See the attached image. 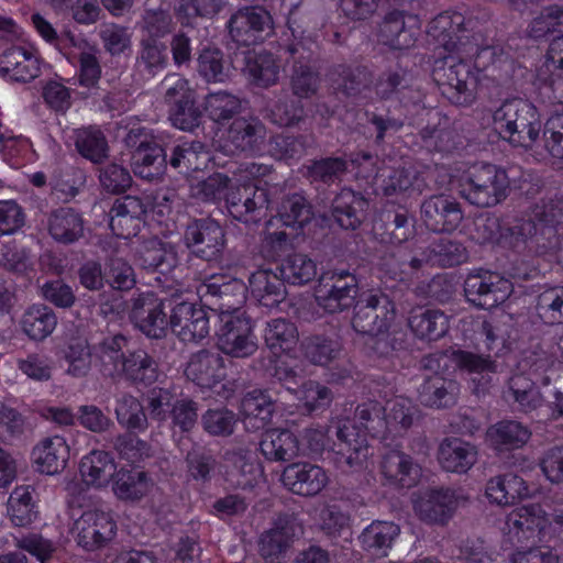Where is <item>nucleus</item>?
<instances>
[{"mask_svg": "<svg viewBox=\"0 0 563 563\" xmlns=\"http://www.w3.org/2000/svg\"><path fill=\"white\" fill-rule=\"evenodd\" d=\"M464 16L461 13L440 14L428 26V34L439 47L449 54H438L432 68V78L441 93L455 106H471L477 95L478 77L473 71L468 58L477 54H488L484 48L478 53L477 45L470 42L465 34Z\"/></svg>", "mask_w": 563, "mask_h": 563, "instance_id": "nucleus-1", "label": "nucleus"}, {"mask_svg": "<svg viewBox=\"0 0 563 563\" xmlns=\"http://www.w3.org/2000/svg\"><path fill=\"white\" fill-rule=\"evenodd\" d=\"M130 339L122 333L104 336L96 345L102 377L113 383L126 382L134 387H150L158 380L159 366L143 349L129 350Z\"/></svg>", "mask_w": 563, "mask_h": 563, "instance_id": "nucleus-2", "label": "nucleus"}, {"mask_svg": "<svg viewBox=\"0 0 563 563\" xmlns=\"http://www.w3.org/2000/svg\"><path fill=\"white\" fill-rule=\"evenodd\" d=\"M493 121L503 140L526 150L532 148L544 125L538 109L521 98L505 100L494 111Z\"/></svg>", "mask_w": 563, "mask_h": 563, "instance_id": "nucleus-3", "label": "nucleus"}, {"mask_svg": "<svg viewBox=\"0 0 563 563\" xmlns=\"http://www.w3.org/2000/svg\"><path fill=\"white\" fill-rule=\"evenodd\" d=\"M514 169L495 164L481 163L472 166L461 181V196L478 208H490L503 202L510 191Z\"/></svg>", "mask_w": 563, "mask_h": 563, "instance_id": "nucleus-4", "label": "nucleus"}, {"mask_svg": "<svg viewBox=\"0 0 563 563\" xmlns=\"http://www.w3.org/2000/svg\"><path fill=\"white\" fill-rule=\"evenodd\" d=\"M80 497L69 503L74 523L70 532L78 547L85 551L95 552L107 548L117 536V522L109 511L100 508H88L77 516L82 507Z\"/></svg>", "mask_w": 563, "mask_h": 563, "instance_id": "nucleus-5", "label": "nucleus"}, {"mask_svg": "<svg viewBox=\"0 0 563 563\" xmlns=\"http://www.w3.org/2000/svg\"><path fill=\"white\" fill-rule=\"evenodd\" d=\"M183 242L190 256L219 264L227 246L225 230L211 218L194 219L185 227Z\"/></svg>", "mask_w": 563, "mask_h": 563, "instance_id": "nucleus-6", "label": "nucleus"}, {"mask_svg": "<svg viewBox=\"0 0 563 563\" xmlns=\"http://www.w3.org/2000/svg\"><path fill=\"white\" fill-rule=\"evenodd\" d=\"M163 86L172 124L183 131L194 132L200 126L203 114L197 104L196 92L190 88L189 81L178 75H170L164 79Z\"/></svg>", "mask_w": 563, "mask_h": 563, "instance_id": "nucleus-7", "label": "nucleus"}, {"mask_svg": "<svg viewBox=\"0 0 563 563\" xmlns=\"http://www.w3.org/2000/svg\"><path fill=\"white\" fill-rule=\"evenodd\" d=\"M229 36L238 45L251 46L263 43L275 34L271 12L263 5H245L229 19Z\"/></svg>", "mask_w": 563, "mask_h": 563, "instance_id": "nucleus-8", "label": "nucleus"}, {"mask_svg": "<svg viewBox=\"0 0 563 563\" xmlns=\"http://www.w3.org/2000/svg\"><path fill=\"white\" fill-rule=\"evenodd\" d=\"M357 292L358 279L355 272L335 267L320 276L316 300L327 312L336 313L353 306Z\"/></svg>", "mask_w": 563, "mask_h": 563, "instance_id": "nucleus-9", "label": "nucleus"}, {"mask_svg": "<svg viewBox=\"0 0 563 563\" xmlns=\"http://www.w3.org/2000/svg\"><path fill=\"white\" fill-rule=\"evenodd\" d=\"M334 463L343 473L358 472L367 467L372 455L366 433L353 421L345 419L335 426Z\"/></svg>", "mask_w": 563, "mask_h": 563, "instance_id": "nucleus-10", "label": "nucleus"}, {"mask_svg": "<svg viewBox=\"0 0 563 563\" xmlns=\"http://www.w3.org/2000/svg\"><path fill=\"white\" fill-rule=\"evenodd\" d=\"M173 295L158 298L153 294H141L131 300L130 320L150 339L166 336L172 314Z\"/></svg>", "mask_w": 563, "mask_h": 563, "instance_id": "nucleus-11", "label": "nucleus"}, {"mask_svg": "<svg viewBox=\"0 0 563 563\" xmlns=\"http://www.w3.org/2000/svg\"><path fill=\"white\" fill-rule=\"evenodd\" d=\"M220 323L217 345L222 353L235 358H246L258 350L252 320L245 312L224 313L220 317Z\"/></svg>", "mask_w": 563, "mask_h": 563, "instance_id": "nucleus-12", "label": "nucleus"}, {"mask_svg": "<svg viewBox=\"0 0 563 563\" xmlns=\"http://www.w3.org/2000/svg\"><path fill=\"white\" fill-rule=\"evenodd\" d=\"M229 214L244 224H258L267 217L271 194L265 187L253 183L233 186L225 195Z\"/></svg>", "mask_w": 563, "mask_h": 563, "instance_id": "nucleus-13", "label": "nucleus"}, {"mask_svg": "<svg viewBox=\"0 0 563 563\" xmlns=\"http://www.w3.org/2000/svg\"><path fill=\"white\" fill-rule=\"evenodd\" d=\"M394 319L395 305L389 296L382 291L369 292L354 305L352 327L364 335L377 334L389 330Z\"/></svg>", "mask_w": 563, "mask_h": 563, "instance_id": "nucleus-14", "label": "nucleus"}, {"mask_svg": "<svg viewBox=\"0 0 563 563\" xmlns=\"http://www.w3.org/2000/svg\"><path fill=\"white\" fill-rule=\"evenodd\" d=\"M169 327L183 342H199L210 331V314L203 307H198L183 298L181 292L173 294Z\"/></svg>", "mask_w": 563, "mask_h": 563, "instance_id": "nucleus-15", "label": "nucleus"}, {"mask_svg": "<svg viewBox=\"0 0 563 563\" xmlns=\"http://www.w3.org/2000/svg\"><path fill=\"white\" fill-rule=\"evenodd\" d=\"M420 219L433 233H452L461 225L464 212L454 197L434 194L421 201Z\"/></svg>", "mask_w": 563, "mask_h": 563, "instance_id": "nucleus-16", "label": "nucleus"}, {"mask_svg": "<svg viewBox=\"0 0 563 563\" xmlns=\"http://www.w3.org/2000/svg\"><path fill=\"white\" fill-rule=\"evenodd\" d=\"M510 284L489 271H474L464 280L466 300L479 309H490L503 303L509 295Z\"/></svg>", "mask_w": 563, "mask_h": 563, "instance_id": "nucleus-17", "label": "nucleus"}, {"mask_svg": "<svg viewBox=\"0 0 563 563\" xmlns=\"http://www.w3.org/2000/svg\"><path fill=\"white\" fill-rule=\"evenodd\" d=\"M328 78L338 95L354 100L367 98L375 80L369 67L357 62L333 64L328 70Z\"/></svg>", "mask_w": 563, "mask_h": 563, "instance_id": "nucleus-18", "label": "nucleus"}, {"mask_svg": "<svg viewBox=\"0 0 563 563\" xmlns=\"http://www.w3.org/2000/svg\"><path fill=\"white\" fill-rule=\"evenodd\" d=\"M247 286L238 278H231L223 283L208 282L200 288L201 298L205 299L212 312H219V318L224 313L233 314L242 312Z\"/></svg>", "mask_w": 563, "mask_h": 563, "instance_id": "nucleus-19", "label": "nucleus"}, {"mask_svg": "<svg viewBox=\"0 0 563 563\" xmlns=\"http://www.w3.org/2000/svg\"><path fill=\"white\" fill-rule=\"evenodd\" d=\"M451 361L462 373L471 376L476 394H485L493 384V375L498 373V363L490 354L468 350H454Z\"/></svg>", "mask_w": 563, "mask_h": 563, "instance_id": "nucleus-20", "label": "nucleus"}, {"mask_svg": "<svg viewBox=\"0 0 563 563\" xmlns=\"http://www.w3.org/2000/svg\"><path fill=\"white\" fill-rule=\"evenodd\" d=\"M280 479L287 489L303 497L317 496L329 481L325 471L321 466L308 462L287 465Z\"/></svg>", "mask_w": 563, "mask_h": 563, "instance_id": "nucleus-21", "label": "nucleus"}, {"mask_svg": "<svg viewBox=\"0 0 563 563\" xmlns=\"http://www.w3.org/2000/svg\"><path fill=\"white\" fill-rule=\"evenodd\" d=\"M457 496L450 488H431L422 493L415 503V511L426 523L443 525L457 507Z\"/></svg>", "mask_w": 563, "mask_h": 563, "instance_id": "nucleus-22", "label": "nucleus"}, {"mask_svg": "<svg viewBox=\"0 0 563 563\" xmlns=\"http://www.w3.org/2000/svg\"><path fill=\"white\" fill-rule=\"evenodd\" d=\"M185 375L197 386L210 389L225 378L224 360L217 352L200 350L189 356Z\"/></svg>", "mask_w": 563, "mask_h": 563, "instance_id": "nucleus-23", "label": "nucleus"}, {"mask_svg": "<svg viewBox=\"0 0 563 563\" xmlns=\"http://www.w3.org/2000/svg\"><path fill=\"white\" fill-rule=\"evenodd\" d=\"M271 390L273 388L255 389L242 398L240 419L247 432H256L271 424L276 410V399L269 394Z\"/></svg>", "mask_w": 563, "mask_h": 563, "instance_id": "nucleus-24", "label": "nucleus"}, {"mask_svg": "<svg viewBox=\"0 0 563 563\" xmlns=\"http://www.w3.org/2000/svg\"><path fill=\"white\" fill-rule=\"evenodd\" d=\"M529 426L515 419H504L486 431L488 446L497 454H506L522 449L531 439Z\"/></svg>", "mask_w": 563, "mask_h": 563, "instance_id": "nucleus-25", "label": "nucleus"}, {"mask_svg": "<svg viewBox=\"0 0 563 563\" xmlns=\"http://www.w3.org/2000/svg\"><path fill=\"white\" fill-rule=\"evenodd\" d=\"M369 201L360 192L343 188L331 202V217L344 230H356L365 221Z\"/></svg>", "mask_w": 563, "mask_h": 563, "instance_id": "nucleus-26", "label": "nucleus"}, {"mask_svg": "<svg viewBox=\"0 0 563 563\" xmlns=\"http://www.w3.org/2000/svg\"><path fill=\"white\" fill-rule=\"evenodd\" d=\"M146 211L147 205L137 196L117 198L109 210V225L117 236L128 238L136 233Z\"/></svg>", "mask_w": 563, "mask_h": 563, "instance_id": "nucleus-27", "label": "nucleus"}, {"mask_svg": "<svg viewBox=\"0 0 563 563\" xmlns=\"http://www.w3.org/2000/svg\"><path fill=\"white\" fill-rule=\"evenodd\" d=\"M137 258L144 269L162 275L172 274L180 264L178 245L157 238L142 243Z\"/></svg>", "mask_w": 563, "mask_h": 563, "instance_id": "nucleus-28", "label": "nucleus"}, {"mask_svg": "<svg viewBox=\"0 0 563 563\" xmlns=\"http://www.w3.org/2000/svg\"><path fill=\"white\" fill-rule=\"evenodd\" d=\"M503 397L514 411L520 413L536 411L544 402L539 386L522 373L509 377Z\"/></svg>", "mask_w": 563, "mask_h": 563, "instance_id": "nucleus-29", "label": "nucleus"}, {"mask_svg": "<svg viewBox=\"0 0 563 563\" xmlns=\"http://www.w3.org/2000/svg\"><path fill=\"white\" fill-rule=\"evenodd\" d=\"M477 446L460 438H445L438 448V461L446 472L465 474L477 462Z\"/></svg>", "mask_w": 563, "mask_h": 563, "instance_id": "nucleus-30", "label": "nucleus"}, {"mask_svg": "<svg viewBox=\"0 0 563 563\" xmlns=\"http://www.w3.org/2000/svg\"><path fill=\"white\" fill-rule=\"evenodd\" d=\"M46 229L51 238L63 245L78 242L85 232L81 214L70 207H59L46 216Z\"/></svg>", "mask_w": 563, "mask_h": 563, "instance_id": "nucleus-31", "label": "nucleus"}, {"mask_svg": "<svg viewBox=\"0 0 563 563\" xmlns=\"http://www.w3.org/2000/svg\"><path fill=\"white\" fill-rule=\"evenodd\" d=\"M537 230L530 240L528 256L542 257L545 261H560L563 250V240L553 224V218L544 210L537 212Z\"/></svg>", "mask_w": 563, "mask_h": 563, "instance_id": "nucleus-32", "label": "nucleus"}, {"mask_svg": "<svg viewBox=\"0 0 563 563\" xmlns=\"http://www.w3.org/2000/svg\"><path fill=\"white\" fill-rule=\"evenodd\" d=\"M459 393L457 382L433 374L426 377L418 388V399L426 407L444 409L456 404Z\"/></svg>", "mask_w": 563, "mask_h": 563, "instance_id": "nucleus-33", "label": "nucleus"}, {"mask_svg": "<svg viewBox=\"0 0 563 563\" xmlns=\"http://www.w3.org/2000/svg\"><path fill=\"white\" fill-rule=\"evenodd\" d=\"M540 512L539 506H530L512 510L507 516L505 530L514 544L534 539L543 530L545 520Z\"/></svg>", "mask_w": 563, "mask_h": 563, "instance_id": "nucleus-34", "label": "nucleus"}, {"mask_svg": "<svg viewBox=\"0 0 563 563\" xmlns=\"http://www.w3.org/2000/svg\"><path fill=\"white\" fill-rule=\"evenodd\" d=\"M260 113L263 119L278 128L297 126L307 118L302 101L287 93L266 102Z\"/></svg>", "mask_w": 563, "mask_h": 563, "instance_id": "nucleus-35", "label": "nucleus"}, {"mask_svg": "<svg viewBox=\"0 0 563 563\" xmlns=\"http://www.w3.org/2000/svg\"><path fill=\"white\" fill-rule=\"evenodd\" d=\"M380 470L390 484L402 488L415 486L420 475V468L412 457L395 449L383 454Z\"/></svg>", "mask_w": 563, "mask_h": 563, "instance_id": "nucleus-36", "label": "nucleus"}, {"mask_svg": "<svg viewBox=\"0 0 563 563\" xmlns=\"http://www.w3.org/2000/svg\"><path fill=\"white\" fill-rule=\"evenodd\" d=\"M285 280L272 269H258L249 278L253 298L266 308L277 307L286 298Z\"/></svg>", "mask_w": 563, "mask_h": 563, "instance_id": "nucleus-37", "label": "nucleus"}, {"mask_svg": "<svg viewBox=\"0 0 563 563\" xmlns=\"http://www.w3.org/2000/svg\"><path fill=\"white\" fill-rule=\"evenodd\" d=\"M261 453L273 462H290L299 456L298 438L287 429L266 430L260 441Z\"/></svg>", "mask_w": 563, "mask_h": 563, "instance_id": "nucleus-38", "label": "nucleus"}, {"mask_svg": "<svg viewBox=\"0 0 563 563\" xmlns=\"http://www.w3.org/2000/svg\"><path fill=\"white\" fill-rule=\"evenodd\" d=\"M0 74L11 81L29 82L38 76L40 63L23 47H11L0 56Z\"/></svg>", "mask_w": 563, "mask_h": 563, "instance_id": "nucleus-39", "label": "nucleus"}, {"mask_svg": "<svg viewBox=\"0 0 563 563\" xmlns=\"http://www.w3.org/2000/svg\"><path fill=\"white\" fill-rule=\"evenodd\" d=\"M408 325L417 338L437 341L448 333L450 320L439 309L417 307L411 309L409 313Z\"/></svg>", "mask_w": 563, "mask_h": 563, "instance_id": "nucleus-40", "label": "nucleus"}, {"mask_svg": "<svg viewBox=\"0 0 563 563\" xmlns=\"http://www.w3.org/2000/svg\"><path fill=\"white\" fill-rule=\"evenodd\" d=\"M267 129L258 118H238L229 130L228 140L241 152L255 153L265 142Z\"/></svg>", "mask_w": 563, "mask_h": 563, "instance_id": "nucleus-41", "label": "nucleus"}, {"mask_svg": "<svg viewBox=\"0 0 563 563\" xmlns=\"http://www.w3.org/2000/svg\"><path fill=\"white\" fill-rule=\"evenodd\" d=\"M294 536L295 526L290 516H279L276 519L274 527L261 537V555L271 563H276L289 548Z\"/></svg>", "mask_w": 563, "mask_h": 563, "instance_id": "nucleus-42", "label": "nucleus"}, {"mask_svg": "<svg viewBox=\"0 0 563 563\" xmlns=\"http://www.w3.org/2000/svg\"><path fill=\"white\" fill-rule=\"evenodd\" d=\"M167 166V148L158 142H151L145 148L132 154V169L136 177L155 181L165 174Z\"/></svg>", "mask_w": 563, "mask_h": 563, "instance_id": "nucleus-43", "label": "nucleus"}, {"mask_svg": "<svg viewBox=\"0 0 563 563\" xmlns=\"http://www.w3.org/2000/svg\"><path fill=\"white\" fill-rule=\"evenodd\" d=\"M36 470L46 475L60 473L69 459V448L62 437L44 439L33 450Z\"/></svg>", "mask_w": 563, "mask_h": 563, "instance_id": "nucleus-44", "label": "nucleus"}, {"mask_svg": "<svg viewBox=\"0 0 563 563\" xmlns=\"http://www.w3.org/2000/svg\"><path fill=\"white\" fill-rule=\"evenodd\" d=\"M530 495L523 478L514 473L492 477L486 485V496L498 505H512Z\"/></svg>", "mask_w": 563, "mask_h": 563, "instance_id": "nucleus-45", "label": "nucleus"}, {"mask_svg": "<svg viewBox=\"0 0 563 563\" xmlns=\"http://www.w3.org/2000/svg\"><path fill=\"white\" fill-rule=\"evenodd\" d=\"M349 172V163L341 156H328L312 159L306 166V177L319 190L340 184Z\"/></svg>", "mask_w": 563, "mask_h": 563, "instance_id": "nucleus-46", "label": "nucleus"}, {"mask_svg": "<svg viewBox=\"0 0 563 563\" xmlns=\"http://www.w3.org/2000/svg\"><path fill=\"white\" fill-rule=\"evenodd\" d=\"M400 533L398 525L375 520L364 529L360 539L363 549L373 556H386Z\"/></svg>", "mask_w": 563, "mask_h": 563, "instance_id": "nucleus-47", "label": "nucleus"}, {"mask_svg": "<svg viewBox=\"0 0 563 563\" xmlns=\"http://www.w3.org/2000/svg\"><path fill=\"white\" fill-rule=\"evenodd\" d=\"M35 497L31 486L13 489L8 500V516L15 527H27L37 520L40 511Z\"/></svg>", "mask_w": 563, "mask_h": 563, "instance_id": "nucleus-48", "label": "nucleus"}, {"mask_svg": "<svg viewBox=\"0 0 563 563\" xmlns=\"http://www.w3.org/2000/svg\"><path fill=\"white\" fill-rule=\"evenodd\" d=\"M243 74L251 82L267 88L278 80L279 66L272 54H253L243 52Z\"/></svg>", "mask_w": 563, "mask_h": 563, "instance_id": "nucleus-49", "label": "nucleus"}, {"mask_svg": "<svg viewBox=\"0 0 563 563\" xmlns=\"http://www.w3.org/2000/svg\"><path fill=\"white\" fill-rule=\"evenodd\" d=\"M378 38L384 45L394 49H405L413 45L415 36L406 26L402 11L393 10L385 14L379 24Z\"/></svg>", "mask_w": 563, "mask_h": 563, "instance_id": "nucleus-50", "label": "nucleus"}, {"mask_svg": "<svg viewBox=\"0 0 563 563\" xmlns=\"http://www.w3.org/2000/svg\"><path fill=\"white\" fill-rule=\"evenodd\" d=\"M148 489L150 479L143 471L121 468L113 477L112 490L120 500L139 501Z\"/></svg>", "mask_w": 563, "mask_h": 563, "instance_id": "nucleus-51", "label": "nucleus"}, {"mask_svg": "<svg viewBox=\"0 0 563 563\" xmlns=\"http://www.w3.org/2000/svg\"><path fill=\"white\" fill-rule=\"evenodd\" d=\"M24 333L34 341L47 338L56 328L57 317L53 309L44 305L30 307L22 317Z\"/></svg>", "mask_w": 563, "mask_h": 563, "instance_id": "nucleus-52", "label": "nucleus"}, {"mask_svg": "<svg viewBox=\"0 0 563 563\" xmlns=\"http://www.w3.org/2000/svg\"><path fill=\"white\" fill-rule=\"evenodd\" d=\"M316 145L312 133L276 134L268 141V152L277 159L298 158Z\"/></svg>", "mask_w": 563, "mask_h": 563, "instance_id": "nucleus-53", "label": "nucleus"}, {"mask_svg": "<svg viewBox=\"0 0 563 563\" xmlns=\"http://www.w3.org/2000/svg\"><path fill=\"white\" fill-rule=\"evenodd\" d=\"M63 356L67 363L66 374L75 377H86L92 367V351L88 339L71 338L63 350Z\"/></svg>", "mask_w": 563, "mask_h": 563, "instance_id": "nucleus-54", "label": "nucleus"}, {"mask_svg": "<svg viewBox=\"0 0 563 563\" xmlns=\"http://www.w3.org/2000/svg\"><path fill=\"white\" fill-rule=\"evenodd\" d=\"M277 216L286 227L302 228L311 221L313 209L303 195L299 192L287 194L279 202Z\"/></svg>", "mask_w": 563, "mask_h": 563, "instance_id": "nucleus-55", "label": "nucleus"}, {"mask_svg": "<svg viewBox=\"0 0 563 563\" xmlns=\"http://www.w3.org/2000/svg\"><path fill=\"white\" fill-rule=\"evenodd\" d=\"M80 473L88 484L104 486L115 475V464L108 452L92 451L80 463Z\"/></svg>", "mask_w": 563, "mask_h": 563, "instance_id": "nucleus-56", "label": "nucleus"}, {"mask_svg": "<svg viewBox=\"0 0 563 563\" xmlns=\"http://www.w3.org/2000/svg\"><path fill=\"white\" fill-rule=\"evenodd\" d=\"M342 344L330 335L314 334L301 341L303 356L314 365L324 366L340 354Z\"/></svg>", "mask_w": 563, "mask_h": 563, "instance_id": "nucleus-57", "label": "nucleus"}, {"mask_svg": "<svg viewBox=\"0 0 563 563\" xmlns=\"http://www.w3.org/2000/svg\"><path fill=\"white\" fill-rule=\"evenodd\" d=\"M185 463L188 476L203 484L211 481L218 465L212 452L199 443H192L185 455Z\"/></svg>", "mask_w": 563, "mask_h": 563, "instance_id": "nucleus-58", "label": "nucleus"}, {"mask_svg": "<svg viewBox=\"0 0 563 563\" xmlns=\"http://www.w3.org/2000/svg\"><path fill=\"white\" fill-rule=\"evenodd\" d=\"M265 343L273 352H291L299 340L295 323L286 319H274L265 329Z\"/></svg>", "mask_w": 563, "mask_h": 563, "instance_id": "nucleus-59", "label": "nucleus"}, {"mask_svg": "<svg viewBox=\"0 0 563 563\" xmlns=\"http://www.w3.org/2000/svg\"><path fill=\"white\" fill-rule=\"evenodd\" d=\"M538 219L517 220L512 224L503 228L500 232V244L515 252L528 256L530 240L537 230Z\"/></svg>", "mask_w": 563, "mask_h": 563, "instance_id": "nucleus-60", "label": "nucleus"}, {"mask_svg": "<svg viewBox=\"0 0 563 563\" xmlns=\"http://www.w3.org/2000/svg\"><path fill=\"white\" fill-rule=\"evenodd\" d=\"M283 279L291 285H305L317 275V264L305 254L288 255L279 265Z\"/></svg>", "mask_w": 563, "mask_h": 563, "instance_id": "nucleus-61", "label": "nucleus"}, {"mask_svg": "<svg viewBox=\"0 0 563 563\" xmlns=\"http://www.w3.org/2000/svg\"><path fill=\"white\" fill-rule=\"evenodd\" d=\"M75 145L77 151L93 164H101L107 157L109 145L102 131L93 128L77 133Z\"/></svg>", "mask_w": 563, "mask_h": 563, "instance_id": "nucleus-62", "label": "nucleus"}, {"mask_svg": "<svg viewBox=\"0 0 563 563\" xmlns=\"http://www.w3.org/2000/svg\"><path fill=\"white\" fill-rule=\"evenodd\" d=\"M536 311L544 323H563V285L542 290L537 296Z\"/></svg>", "mask_w": 563, "mask_h": 563, "instance_id": "nucleus-63", "label": "nucleus"}, {"mask_svg": "<svg viewBox=\"0 0 563 563\" xmlns=\"http://www.w3.org/2000/svg\"><path fill=\"white\" fill-rule=\"evenodd\" d=\"M364 345L369 357L388 360L405 349V341L401 333L383 330L382 333L367 334Z\"/></svg>", "mask_w": 563, "mask_h": 563, "instance_id": "nucleus-64", "label": "nucleus"}]
</instances>
